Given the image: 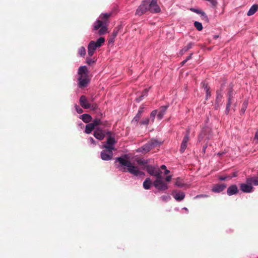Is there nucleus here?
Wrapping results in <instances>:
<instances>
[{
    "mask_svg": "<svg viewBox=\"0 0 258 258\" xmlns=\"http://www.w3.org/2000/svg\"><path fill=\"white\" fill-rule=\"evenodd\" d=\"M144 98V96L141 95L140 96H139V97H138V98H137L136 99V101L137 102H140V101H141Z\"/></svg>",
    "mask_w": 258,
    "mask_h": 258,
    "instance_id": "09e8293b",
    "label": "nucleus"
},
{
    "mask_svg": "<svg viewBox=\"0 0 258 258\" xmlns=\"http://www.w3.org/2000/svg\"><path fill=\"white\" fill-rule=\"evenodd\" d=\"M254 140L257 141V142L258 143V130L255 133V136H254Z\"/></svg>",
    "mask_w": 258,
    "mask_h": 258,
    "instance_id": "4d7b16f0",
    "label": "nucleus"
},
{
    "mask_svg": "<svg viewBox=\"0 0 258 258\" xmlns=\"http://www.w3.org/2000/svg\"><path fill=\"white\" fill-rule=\"evenodd\" d=\"M161 173L162 172L161 171H160L159 172H158L157 173V175H155L154 176H155L156 177V179L155 181H163V178L161 176Z\"/></svg>",
    "mask_w": 258,
    "mask_h": 258,
    "instance_id": "c9c22d12",
    "label": "nucleus"
},
{
    "mask_svg": "<svg viewBox=\"0 0 258 258\" xmlns=\"http://www.w3.org/2000/svg\"><path fill=\"white\" fill-rule=\"evenodd\" d=\"M111 15V13L102 14L99 16V18L101 19L102 21L98 19L94 23V30H97L100 28L98 31V33L100 35L103 34L106 32L107 30V21L108 19L110 17Z\"/></svg>",
    "mask_w": 258,
    "mask_h": 258,
    "instance_id": "f03ea898",
    "label": "nucleus"
},
{
    "mask_svg": "<svg viewBox=\"0 0 258 258\" xmlns=\"http://www.w3.org/2000/svg\"><path fill=\"white\" fill-rule=\"evenodd\" d=\"M78 126H80L81 128H83L84 127V124L82 123L81 122H79L78 123Z\"/></svg>",
    "mask_w": 258,
    "mask_h": 258,
    "instance_id": "052dcab7",
    "label": "nucleus"
},
{
    "mask_svg": "<svg viewBox=\"0 0 258 258\" xmlns=\"http://www.w3.org/2000/svg\"><path fill=\"white\" fill-rule=\"evenodd\" d=\"M158 0H152L148 2L149 11L152 13H158L160 12L161 9L157 4Z\"/></svg>",
    "mask_w": 258,
    "mask_h": 258,
    "instance_id": "1a4fd4ad",
    "label": "nucleus"
},
{
    "mask_svg": "<svg viewBox=\"0 0 258 258\" xmlns=\"http://www.w3.org/2000/svg\"><path fill=\"white\" fill-rule=\"evenodd\" d=\"M157 144V142L156 141H151V142H148L146 144L142 146L141 148H140L138 149L139 151L144 153H147L153 148H154Z\"/></svg>",
    "mask_w": 258,
    "mask_h": 258,
    "instance_id": "6e6552de",
    "label": "nucleus"
},
{
    "mask_svg": "<svg viewBox=\"0 0 258 258\" xmlns=\"http://www.w3.org/2000/svg\"><path fill=\"white\" fill-rule=\"evenodd\" d=\"M157 110L156 109L153 110L150 113V120L151 123H153L154 121L156 115H157Z\"/></svg>",
    "mask_w": 258,
    "mask_h": 258,
    "instance_id": "c756f323",
    "label": "nucleus"
},
{
    "mask_svg": "<svg viewBox=\"0 0 258 258\" xmlns=\"http://www.w3.org/2000/svg\"><path fill=\"white\" fill-rule=\"evenodd\" d=\"M149 123H151V120H150V118L148 117L145 118V119L142 120V121H141L140 122V124L141 125H147Z\"/></svg>",
    "mask_w": 258,
    "mask_h": 258,
    "instance_id": "2f4dec72",
    "label": "nucleus"
},
{
    "mask_svg": "<svg viewBox=\"0 0 258 258\" xmlns=\"http://www.w3.org/2000/svg\"><path fill=\"white\" fill-rule=\"evenodd\" d=\"M189 129L186 128L185 135L183 137L180 145V152L181 153H183L187 148V143L189 139Z\"/></svg>",
    "mask_w": 258,
    "mask_h": 258,
    "instance_id": "9d476101",
    "label": "nucleus"
},
{
    "mask_svg": "<svg viewBox=\"0 0 258 258\" xmlns=\"http://www.w3.org/2000/svg\"><path fill=\"white\" fill-rule=\"evenodd\" d=\"M104 41V38L100 37L96 41H91L88 44L87 48H97V47L101 46Z\"/></svg>",
    "mask_w": 258,
    "mask_h": 258,
    "instance_id": "f8f14e48",
    "label": "nucleus"
},
{
    "mask_svg": "<svg viewBox=\"0 0 258 258\" xmlns=\"http://www.w3.org/2000/svg\"><path fill=\"white\" fill-rule=\"evenodd\" d=\"M115 37H113L112 36H110V37L108 39V46L109 47H112V45L113 44V43L114 42Z\"/></svg>",
    "mask_w": 258,
    "mask_h": 258,
    "instance_id": "f704fd0d",
    "label": "nucleus"
},
{
    "mask_svg": "<svg viewBox=\"0 0 258 258\" xmlns=\"http://www.w3.org/2000/svg\"><path fill=\"white\" fill-rule=\"evenodd\" d=\"M126 158L127 155H124L115 158V163H118L116 165L117 168L122 172L128 171L131 174L137 177L144 176V172L140 170L138 167L133 165L130 161L126 159Z\"/></svg>",
    "mask_w": 258,
    "mask_h": 258,
    "instance_id": "f257e3e1",
    "label": "nucleus"
},
{
    "mask_svg": "<svg viewBox=\"0 0 258 258\" xmlns=\"http://www.w3.org/2000/svg\"><path fill=\"white\" fill-rule=\"evenodd\" d=\"M175 185L178 187H182L183 186V184L180 183L179 181L177 180L175 183Z\"/></svg>",
    "mask_w": 258,
    "mask_h": 258,
    "instance_id": "8fccbe9b",
    "label": "nucleus"
},
{
    "mask_svg": "<svg viewBox=\"0 0 258 258\" xmlns=\"http://www.w3.org/2000/svg\"><path fill=\"white\" fill-rule=\"evenodd\" d=\"M238 191L237 186L234 184L230 186L227 190V193L230 196L236 194Z\"/></svg>",
    "mask_w": 258,
    "mask_h": 258,
    "instance_id": "412c9836",
    "label": "nucleus"
},
{
    "mask_svg": "<svg viewBox=\"0 0 258 258\" xmlns=\"http://www.w3.org/2000/svg\"><path fill=\"white\" fill-rule=\"evenodd\" d=\"M143 187L146 189H150L151 187V180L149 178H147L144 181Z\"/></svg>",
    "mask_w": 258,
    "mask_h": 258,
    "instance_id": "cd10ccee",
    "label": "nucleus"
},
{
    "mask_svg": "<svg viewBox=\"0 0 258 258\" xmlns=\"http://www.w3.org/2000/svg\"><path fill=\"white\" fill-rule=\"evenodd\" d=\"M219 37V36L218 35H214V39H217Z\"/></svg>",
    "mask_w": 258,
    "mask_h": 258,
    "instance_id": "0e129e2a",
    "label": "nucleus"
},
{
    "mask_svg": "<svg viewBox=\"0 0 258 258\" xmlns=\"http://www.w3.org/2000/svg\"><path fill=\"white\" fill-rule=\"evenodd\" d=\"M226 178H227V177H225V176H220L219 177V179L221 181H224V180H226Z\"/></svg>",
    "mask_w": 258,
    "mask_h": 258,
    "instance_id": "bf43d9fd",
    "label": "nucleus"
},
{
    "mask_svg": "<svg viewBox=\"0 0 258 258\" xmlns=\"http://www.w3.org/2000/svg\"><path fill=\"white\" fill-rule=\"evenodd\" d=\"M170 172V171L167 170V169H165V174H168Z\"/></svg>",
    "mask_w": 258,
    "mask_h": 258,
    "instance_id": "e2e57ef3",
    "label": "nucleus"
},
{
    "mask_svg": "<svg viewBox=\"0 0 258 258\" xmlns=\"http://www.w3.org/2000/svg\"><path fill=\"white\" fill-rule=\"evenodd\" d=\"M95 128H96L90 122L88 123L85 127V133L87 134H89L92 132L93 130H95Z\"/></svg>",
    "mask_w": 258,
    "mask_h": 258,
    "instance_id": "a878e982",
    "label": "nucleus"
},
{
    "mask_svg": "<svg viewBox=\"0 0 258 258\" xmlns=\"http://www.w3.org/2000/svg\"><path fill=\"white\" fill-rule=\"evenodd\" d=\"M249 182L254 185H258V177L256 176L247 178Z\"/></svg>",
    "mask_w": 258,
    "mask_h": 258,
    "instance_id": "bb28decb",
    "label": "nucleus"
},
{
    "mask_svg": "<svg viewBox=\"0 0 258 258\" xmlns=\"http://www.w3.org/2000/svg\"><path fill=\"white\" fill-rule=\"evenodd\" d=\"M208 2H209V3H210V4H211L212 6L213 7H215L217 6V0H207Z\"/></svg>",
    "mask_w": 258,
    "mask_h": 258,
    "instance_id": "ea45409f",
    "label": "nucleus"
},
{
    "mask_svg": "<svg viewBox=\"0 0 258 258\" xmlns=\"http://www.w3.org/2000/svg\"><path fill=\"white\" fill-rule=\"evenodd\" d=\"M121 28V26H118L117 27H115L112 33V35L111 36H113V37L116 38V36L117 35L119 30Z\"/></svg>",
    "mask_w": 258,
    "mask_h": 258,
    "instance_id": "473e14b6",
    "label": "nucleus"
},
{
    "mask_svg": "<svg viewBox=\"0 0 258 258\" xmlns=\"http://www.w3.org/2000/svg\"><path fill=\"white\" fill-rule=\"evenodd\" d=\"M190 10L193 12H195V13L201 15V16L203 20H205L206 22H209V18H208L207 15H206V14L204 11H202V10H201L200 9H195V8H190Z\"/></svg>",
    "mask_w": 258,
    "mask_h": 258,
    "instance_id": "f3484780",
    "label": "nucleus"
},
{
    "mask_svg": "<svg viewBox=\"0 0 258 258\" xmlns=\"http://www.w3.org/2000/svg\"><path fill=\"white\" fill-rule=\"evenodd\" d=\"M154 187L159 191H164L168 188L167 183L161 181H154L153 182Z\"/></svg>",
    "mask_w": 258,
    "mask_h": 258,
    "instance_id": "ddd939ff",
    "label": "nucleus"
},
{
    "mask_svg": "<svg viewBox=\"0 0 258 258\" xmlns=\"http://www.w3.org/2000/svg\"><path fill=\"white\" fill-rule=\"evenodd\" d=\"M172 195L175 200L178 202L182 201L185 198V194L183 191H179L177 190H173L172 192Z\"/></svg>",
    "mask_w": 258,
    "mask_h": 258,
    "instance_id": "2eb2a0df",
    "label": "nucleus"
},
{
    "mask_svg": "<svg viewBox=\"0 0 258 258\" xmlns=\"http://www.w3.org/2000/svg\"><path fill=\"white\" fill-rule=\"evenodd\" d=\"M182 209L186 211L187 212H188V209L186 208H185V207L183 208Z\"/></svg>",
    "mask_w": 258,
    "mask_h": 258,
    "instance_id": "338daca9",
    "label": "nucleus"
},
{
    "mask_svg": "<svg viewBox=\"0 0 258 258\" xmlns=\"http://www.w3.org/2000/svg\"><path fill=\"white\" fill-rule=\"evenodd\" d=\"M258 10V5L254 4L249 9L247 13L248 16H250L254 14Z\"/></svg>",
    "mask_w": 258,
    "mask_h": 258,
    "instance_id": "4be33fe9",
    "label": "nucleus"
},
{
    "mask_svg": "<svg viewBox=\"0 0 258 258\" xmlns=\"http://www.w3.org/2000/svg\"><path fill=\"white\" fill-rule=\"evenodd\" d=\"M148 1L147 0L143 1L141 4L139 6L136 12V15L141 16L149 11Z\"/></svg>",
    "mask_w": 258,
    "mask_h": 258,
    "instance_id": "0eeeda50",
    "label": "nucleus"
},
{
    "mask_svg": "<svg viewBox=\"0 0 258 258\" xmlns=\"http://www.w3.org/2000/svg\"><path fill=\"white\" fill-rule=\"evenodd\" d=\"M78 86L80 88L85 87L89 84L90 80L88 78V70L86 66H83L79 68L78 70Z\"/></svg>",
    "mask_w": 258,
    "mask_h": 258,
    "instance_id": "7ed1b4c3",
    "label": "nucleus"
},
{
    "mask_svg": "<svg viewBox=\"0 0 258 258\" xmlns=\"http://www.w3.org/2000/svg\"><path fill=\"white\" fill-rule=\"evenodd\" d=\"M79 118L85 123H89L92 120V117L89 114H83L81 115Z\"/></svg>",
    "mask_w": 258,
    "mask_h": 258,
    "instance_id": "b1692460",
    "label": "nucleus"
},
{
    "mask_svg": "<svg viewBox=\"0 0 258 258\" xmlns=\"http://www.w3.org/2000/svg\"><path fill=\"white\" fill-rule=\"evenodd\" d=\"M168 106H162L161 107V110L157 114V116L159 120H161L163 118V116L166 111Z\"/></svg>",
    "mask_w": 258,
    "mask_h": 258,
    "instance_id": "5701e85b",
    "label": "nucleus"
},
{
    "mask_svg": "<svg viewBox=\"0 0 258 258\" xmlns=\"http://www.w3.org/2000/svg\"><path fill=\"white\" fill-rule=\"evenodd\" d=\"M160 199L162 201L167 202L171 200V197L168 195H163L160 197Z\"/></svg>",
    "mask_w": 258,
    "mask_h": 258,
    "instance_id": "72a5a7b5",
    "label": "nucleus"
},
{
    "mask_svg": "<svg viewBox=\"0 0 258 258\" xmlns=\"http://www.w3.org/2000/svg\"><path fill=\"white\" fill-rule=\"evenodd\" d=\"M224 153H218V155L220 156H222Z\"/></svg>",
    "mask_w": 258,
    "mask_h": 258,
    "instance_id": "69168bd1",
    "label": "nucleus"
},
{
    "mask_svg": "<svg viewBox=\"0 0 258 258\" xmlns=\"http://www.w3.org/2000/svg\"><path fill=\"white\" fill-rule=\"evenodd\" d=\"M208 197V196L207 195L201 194L196 196L195 198L199 199L201 198H207Z\"/></svg>",
    "mask_w": 258,
    "mask_h": 258,
    "instance_id": "a18cd8bd",
    "label": "nucleus"
},
{
    "mask_svg": "<svg viewBox=\"0 0 258 258\" xmlns=\"http://www.w3.org/2000/svg\"><path fill=\"white\" fill-rule=\"evenodd\" d=\"M192 55V53H190V55L188 56H187L186 59L183 60L181 62V65L183 66L189 59H190L191 58Z\"/></svg>",
    "mask_w": 258,
    "mask_h": 258,
    "instance_id": "a19ab883",
    "label": "nucleus"
},
{
    "mask_svg": "<svg viewBox=\"0 0 258 258\" xmlns=\"http://www.w3.org/2000/svg\"><path fill=\"white\" fill-rule=\"evenodd\" d=\"M161 168L162 169H165V170L166 169V166L165 165H162L161 166Z\"/></svg>",
    "mask_w": 258,
    "mask_h": 258,
    "instance_id": "680f3d73",
    "label": "nucleus"
},
{
    "mask_svg": "<svg viewBox=\"0 0 258 258\" xmlns=\"http://www.w3.org/2000/svg\"><path fill=\"white\" fill-rule=\"evenodd\" d=\"M226 185L225 184H218L214 185L212 188V191L215 193H219L225 189Z\"/></svg>",
    "mask_w": 258,
    "mask_h": 258,
    "instance_id": "6ab92c4d",
    "label": "nucleus"
},
{
    "mask_svg": "<svg viewBox=\"0 0 258 258\" xmlns=\"http://www.w3.org/2000/svg\"><path fill=\"white\" fill-rule=\"evenodd\" d=\"M205 135V133H204V131H203L202 132V133L199 136V138H198L199 142L202 141V140L204 139Z\"/></svg>",
    "mask_w": 258,
    "mask_h": 258,
    "instance_id": "79ce46f5",
    "label": "nucleus"
},
{
    "mask_svg": "<svg viewBox=\"0 0 258 258\" xmlns=\"http://www.w3.org/2000/svg\"><path fill=\"white\" fill-rule=\"evenodd\" d=\"M80 104L82 108L84 109H89L90 107L89 100L87 99L85 96L82 95L80 98Z\"/></svg>",
    "mask_w": 258,
    "mask_h": 258,
    "instance_id": "dca6fc26",
    "label": "nucleus"
},
{
    "mask_svg": "<svg viewBox=\"0 0 258 258\" xmlns=\"http://www.w3.org/2000/svg\"><path fill=\"white\" fill-rule=\"evenodd\" d=\"M91 123L92 124L95 128H96L99 127L98 126V125H106L107 122H105L103 123L100 119L96 118L94 119Z\"/></svg>",
    "mask_w": 258,
    "mask_h": 258,
    "instance_id": "393cba45",
    "label": "nucleus"
},
{
    "mask_svg": "<svg viewBox=\"0 0 258 258\" xmlns=\"http://www.w3.org/2000/svg\"><path fill=\"white\" fill-rule=\"evenodd\" d=\"M88 141L90 144H92L93 146H95L96 144L95 141L92 137L89 138L88 139Z\"/></svg>",
    "mask_w": 258,
    "mask_h": 258,
    "instance_id": "37998d69",
    "label": "nucleus"
},
{
    "mask_svg": "<svg viewBox=\"0 0 258 258\" xmlns=\"http://www.w3.org/2000/svg\"><path fill=\"white\" fill-rule=\"evenodd\" d=\"M233 94H233V92L232 90H230L228 91V101H227V103L226 105V109H225V114L227 115L228 114L229 111H230V107L231 106L232 99L233 98Z\"/></svg>",
    "mask_w": 258,
    "mask_h": 258,
    "instance_id": "4468645a",
    "label": "nucleus"
},
{
    "mask_svg": "<svg viewBox=\"0 0 258 258\" xmlns=\"http://www.w3.org/2000/svg\"><path fill=\"white\" fill-rule=\"evenodd\" d=\"M203 87L204 88V89H205V91H206L207 89H209L208 88V84L207 83H206V82H203Z\"/></svg>",
    "mask_w": 258,
    "mask_h": 258,
    "instance_id": "5fc2aeb1",
    "label": "nucleus"
},
{
    "mask_svg": "<svg viewBox=\"0 0 258 258\" xmlns=\"http://www.w3.org/2000/svg\"><path fill=\"white\" fill-rule=\"evenodd\" d=\"M80 48L84 49V48H85V47H84V46H81V47H80Z\"/></svg>",
    "mask_w": 258,
    "mask_h": 258,
    "instance_id": "774afa93",
    "label": "nucleus"
},
{
    "mask_svg": "<svg viewBox=\"0 0 258 258\" xmlns=\"http://www.w3.org/2000/svg\"><path fill=\"white\" fill-rule=\"evenodd\" d=\"M248 106V101L247 100H245L242 105L241 110H240V114H243Z\"/></svg>",
    "mask_w": 258,
    "mask_h": 258,
    "instance_id": "c85d7f7f",
    "label": "nucleus"
},
{
    "mask_svg": "<svg viewBox=\"0 0 258 258\" xmlns=\"http://www.w3.org/2000/svg\"><path fill=\"white\" fill-rule=\"evenodd\" d=\"M113 151L106 149H103L100 153L101 159L104 161L111 160L113 157Z\"/></svg>",
    "mask_w": 258,
    "mask_h": 258,
    "instance_id": "9b49d317",
    "label": "nucleus"
},
{
    "mask_svg": "<svg viewBox=\"0 0 258 258\" xmlns=\"http://www.w3.org/2000/svg\"><path fill=\"white\" fill-rule=\"evenodd\" d=\"M144 107H140L138 111V112L136 116L134 117V118L132 120V123H138L139 122V121L141 118V116L142 115V114L144 112Z\"/></svg>",
    "mask_w": 258,
    "mask_h": 258,
    "instance_id": "a211bd4d",
    "label": "nucleus"
},
{
    "mask_svg": "<svg viewBox=\"0 0 258 258\" xmlns=\"http://www.w3.org/2000/svg\"><path fill=\"white\" fill-rule=\"evenodd\" d=\"M95 50L96 49H88V53L89 56H92L94 54Z\"/></svg>",
    "mask_w": 258,
    "mask_h": 258,
    "instance_id": "49530a36",
    "label": "nucleus"
},
{
    "mask_svg": "<svg viewBox=\"0 0 258 258\" xmlns=\"http://www.w3.org/2000/svg\"><path fill=\"white\" fill-rule=\"evenodd\" d=\"M110 131L106 132L100 127H96L94 132L93 136L96 139L102 141L104 139L106 135H110Z\"/></svg>",
    "mask_w": 258,
    "mask_h": 258,
    "instance_id": "39448f33",
    "label": "nucleus"
},
{
    "mask_svg": "<svg viewBox=\"0 0 258 258\" xmlns=\"http://www.w3.org/2000/svg\"><path fill=\"white\" fill-rule=\"evenodd\" d=\"M194 26L198 31H201L203 28L202 23L198 21L194 22Z\"/></svg>",
    "mask_w": 258,
    "mask_h": 258,
    "instance_id": "7c9ffc66",
    "label": "nucleus"
},
{
    "mask_svg": "<svg viewBox=\"0 0 258 258\" xmlns=\"http://www.w3.org/2000/svg\"><path fill=\"white\" fill-rule=\"evenodd\" d=\"M116 141L114 137L110 136L107 137L105 143L102 145L103 149H106L111 151H115V145Z\"/></svg>",
    "mask_w": 258,
    "mask_h": 258,
    "instance_id": "20e7f679",
    "label": "nucleus"
},
{
    "mask_svg": "<svg viewBox=\"0 0 258 258\" xmlns=\"http://www.w3.org/2000/svg\"><path fill=\"white\" fill-rule=\"evenodd\" d=\"M171 178H172V176L171 175H168V176L166 177L165 181L166 182H169L171 180Z\"/></svg>",
    "mask_w": 258,
    "mask_h": 258,
    "instance_id": "864d4df0",
    "label": "nucleus"
},
{
    "mask_svg": "<svg viewBox=\"0 0 258 258\" xmlns=\"http://www.w3.org/2000/svg\"><path fill=\"white\" fill-rule=\"evenodd\" d=\"M203 87L204 88V89H205V91H206L207 89H209L208 88V84L207 83H206V82H203Z\"/></svg>",
    "mask_w": 258,
    "mask_h": 258,
    "instance_id": "6e6d98bb",
    "label": "nucleus"
},
{
    "mask_svg": "<svg viewBox=\"0 0 258 258\" xmlns=\"http://www.w3.org/2000/svg\"><path fill=\"white\" fill-rule=\"evenodd\" d=\"M240 190L244 193H251L254 191V188L246 178L245 183L239 185Z\"/></svg>",
    "mask_w": 258,
    "mask_h": 258,
    "instance_id": "423d86ee",
    "label": "nucleus"
},
{
    "mask_svg": "<svg viewBox=\"0 0 258 258\" xmlns=\"http://www.w3.org/2000/svg\"><path fill=\"white\" fill-rule=\"evenodd\" d=\"M75 109H76V110L77 112V113H78L79 114L82 113L83 112V109L79 106L77 105V104L75 105Z\"/></svg>",
    "mask_w": 258,
    "mask_h": 258,
    "instance_id": "58836bf2",
    "label": "nucleus"
},
{
    "mask_svg": "<svg viewBox=\"0 0 258 258\" xmlns=\"http://www.w3.org/2000/svg\"><path fill=\"white\" fill-rule=\"evenodd\" d=\"M147 171L151 175L155 176L157 175V173L160 170L152 165H147L146 166Z\"/></svg>",
    "mask_w": 258,
    "mask_h": 258,
    "instance_id": "aec40b11",
    "label": "nucleus"
},
{
    "mask_svg": "<svg viewBox=\"0 0 258 258\" xmlns=\"http://www.w3.org/2000/svg\"><path fill=\"white\" fill-rule=\"evenodd\" d=\"M149 90L148 89H145L142 92V95L144 96V97H146L148 95Z\"/></svg>",
    "mask_w": 258,
    "mask_h": 258,
    "instance_id": "de8ad7c7",
    "label": "nucleus"
},
{
    "mask_svg": "<svg viewBox=\"0 0 258 258\" xmlns=\"http://www.w3.org/2000/svg\"><path fill=\"white\" fill-rule=\"evenodd\" d=\"M90 107L89 108H90L92 110H96L98 108V106L96 103H90Z\"/></svg>",
    "mask_w": 258,
    "mask_h": 258,
    "instance_id": "4c0bfd02",
    "label": "nucleus"
},
{
    "mask_svg": "<svg viewBox=\"0 0 258 258\" xmlns=\"http://www.w3.org/2000/svg\"><path fill=\"white\" fill-rule=\"evenodd\" d=\"M139 165H145L148 163V161L145 159H139L137 161Z\"/></svg>",
    "mask_w": 258,
    "mask_h": 258,
    "instance_id": "e433bc0d",
    "label": "nucleus"
},
{
    "mask_svg": "<svg viewBox=\"0 0 258 258\" xmlns=\"http://www.w3.org/2000/svg\"><path fill=\"white\" fill-rule=\"evenodd\" d=\"M79 53L81 56H84L86 54V49H80Z\"/></svg>",
    "mask_w": 258,
    "mask_h": 258,
    "instance_id": "c03bdc74",
    "label": "nucleus"
},
{
    "mask_svg": "<svg viewBox=\"0 0 258 258\" xmlns=\"http://www.w3.org/2000/svg\"><path fill=\"white\" fill-rule=\"evenodd\" d=\"M94 62V61H93L92 59L89 58H87V63H88L89 64H92V63H93Z\"/></svg>",
    "mask_w": 258,
    "mask_h": 258,
    "instance_id": "3c124183",
    "label": "nucleus"
},
{
    "mask_svg": "<svg viewBox=\"0 0 258 258\" xmlns=\"http://www.w3.org/2000/svg\"><path fill=\"white\" fill-rule=\"evenodd\" d=\"M206 91V99H208L209 97L210 96V92L209 91V89H207Z\"/></svg>",
    "mask_w": 258,
    "mask_h": 258,
    "instance_id": "603ef678",
    "label": "nucleus"
},
{
    "mask_svg": "<svg viewBox=\"0 0 258 258\" xmlns=\"http://www.w3.org/2000/svg\"><path fill=\"white\" fill-rule=\"evenodd\" d=\"M207 148V145H205L203 146V149H202V152L205 154L206 152V149Z\"/></svg>",
    "mask_w": 258,
    "mask_h": 258,
    "instance_id": "13d9d810",
    "label": "nucleus"
}]
</instances>
